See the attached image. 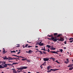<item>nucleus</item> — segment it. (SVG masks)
Here are the masks:
<instances>
[{
    "instance_id": "f257e3e1",
    "label": "nucleus",
    "mask_w": 73,
    "mask_h": 73,
    "mask_svg": "<svg viewBox=\"0 0 73 73\" xmlns=\"http://www.w3.org/2000/svg\"><path fill=\"white\" fill-rule=\"evenodd\" d=\"M61 36H62V35L59 34L57 36L55 37V38L54 37H53V35L51 34V37H52L51 38H48V39L50 40L53 41L54 42H56L57 40L58 41H64V39L61 37Z\"/></svg>"
},
{
    "instance_id": "f03ea898",
    "label": "nucleus",
    "mask_w": 73,
    "mask_h": 73,
    "mask_svg": "<svg viewBox=\"0 0 73 73\" xmlns=\"http://www.w3.org/2000/svg\"><path fill=\"white\" fill-rule=\"evenodd\" d=\"M59 69H50V70L47 71V72L48 73H49V72H51V71H53V72H55V71H56V70H59Z\"/></svg>"
},
{
    "instance_id": "7ed1b4c3",
    "label": "nucleus",
    "mask_w": 73,
    "mask_h": 73,
    "mask_svg": "<svg viewBox=\"0 0 73 73\" xmlns=\"http://www.w3.org/2000/svg\"><path fill=\"white\" fill-rule=\"evenodd\" d=\"M4 60H5V59H8V60H12V58H11L10 57H9L8 58H7L6 56L4 57H3Z\"/></svg>"
},
{
    "instance_id": "20e7f679",
    "label": "nucleus",
    "mask_w": 73,
    "mask_h": 73,
    "mask_svg": "<svg viewBox=\"0 0 73 73\" xmlns=\"http://www.w3.org/2000/svg\"><path fill=\"white\" fill-rule=\"evenodd\" d=\"M27 67L23 66L21 68H18V70H23V69H27Z\"/></svg>"
},
{
    "instance_id": "39448f33",
    "label": "nucleus",
    "mask_w": 73,
    "mask_h": 73,
    "mask_svg": "<svg viewBox=\"0 0 73 73\" xmlns=\"http://www.w3.org/2000/svg\"><path fill=\"white\" fill-rule=\"evenodd\" d=\"M49 58H43V59L44 61H49Z\"/></svg>"
},
{
    "instance_id": "423d86ee",
    "label": "nucleus",
    "mask_w": 73,
    "mask_h": 73,
    "mask_svg": "<svg viewBox=\"0 0 73 73\" xmlns=\"http://www.w3.org/2000/svg\"><path fill=\"white\" fill-rule=\"evenodd\" d=\"M12 70H13V73H17V71H16L15 69H12Z\"/></svg>"
},
{
    "instance_id": "0eeeda50",
    "label": "nucleus",
    "mask_w": 73,
    "mask_h": 73,
    "mask_svg": "<svg viewBox=\"0 0 73 73\" xmlns=\"http://www.w3.org/2000/svg\"><path fill=\"white\" fill-rule=\"evenodd\" d=\"M3 66H4L3 67V68H7V64H5Z\"/></svg>"
},
{
    "instance_id": "6e6552de",
    "label": "nucleus",
    "mask_w": 73,
    "mask_h": 73,
    "mask_svg": "<svg viewBox=\"0 0 73 73\" xmlns=\"http://www.w3.org/2000/svg\"><path fill=\"white\" fill-rule=\"evenodd\" d=\"M14 59H18V60H20V58L18 57V58H12V60H14Z\"/></svg>"
},
{
    "instance_id": "1a4fd4ad",
    "label": "nucleus",
    "mask_w": 73,
    "mask_h": 73,
    "mask_svg": "<svg viewBox=\"0 0 73 73\" xmlns=\"http://www.w3.org/2000/svg\"><path fill=\"white\" fill-rule=\"evenodd\" d=\"M38 45H40V46H42L43 45H44V44H43V43H41L40 44H38Z\"/></svg>"
},
{
    "instance_id": "9d476101",
    "label": "nucleus",
    "mask_w": 73,
    "mask_h": 73,
    "mask_svg": "<svg viewBox=\"0 0 73 73\" xmlns=\"http://www.w3.org/2000/svg\"><path fill=\"white\" fill-rule=\"evenodd\" d=\"M16 64H18V63H14L13 62V64H12V66L13 65H16Z\"/></svg>"
},
{
    "instance_id": "9b49d317",
    "label": "nucleus",
    "mask_w": 73,
    "mask_h": 73,
    "mask_svg": "<svg viewBox=\"0 0 73 73\" xmlns=\"http://www.w3.org/2000/svg\"><path fill=\"white\" fill-rule=\"evenodd\" d=\"M50 53H56V51H50Z\"/></svg>"
},
{
    "instance_id": "f8f14e48",
    "label": "nucleus",
    "mask_w": 73,
    "mask_h": 73,
    "mask_svg": "<svg viewBox=\"0 0 73 73\" xmlns=\"http://www.w3.org/2000/svg\"><path fill=\"white\" fill-rule=\"evenodd\" d=\"M2 63V64H5V62H5L4 61H3V62L1 61Z\"/></svg>"
},
{
    "instance_id": "ddd939ff",
    "label": "nucleus",
    "mask_w": 73,
    "mask_h": 73,
    "mask_svg": "<svg viewBox=\"0 0 73 73\" xmlns=\"http://www.w3.org/2000/svg\"><path fill=\"white\" fill-rule=\"evenodd\" d=\"M3 68H4L3 66H1V65H0V69H2Z\"/></svg>"
},
{
    "instance_id": "4468645a",
    "label": "nucleus",
    "mask_w": 73,
    "mask_h": 73,
    "mask_svg": "<svg viewBox=\"0 0 73 73\" xmlns=\"http://www.w3.org/2000/svg\"><path fill=\"white\" fill-rule=\"evenodd\" d=\"M46 46H47V47H48V48H50V47H51V46H50V45H47Z\"/></svg>"
},
{
    "instance_id": "2eb2a0df",
    "label": "nucleus",
    "mask_w": 73,
    "mask_h": 73,
    "mask_svg": "<svg viewBox=\"0 0 73 73\" xmlns=\"http://www.w3.org/2000/svg\"><path fill=\"white\" fill-rule=\"evenodd\" d=\"M32 50H29V53H32Z\"/></svg>"
},
{
    "instance_id": "dca6fc26",
    "label": "nucleus",
    "mask_w": 73,
    "mask_h": 73,
    "mask_svg": "<svg viewBox=\"0 0 73 73\" xmlns=\"http://www.w3.org/2000/svg\"><path fill=\"white\" fill-rule=\"evenodd\" d=\"M59 50H60V52H61V53H62V51H63V50H62V49H59Z\"/></svg>"
},
{
    "instance_id": "f3484780",
    "label": "nucleus",
    "mask_w": 73,
    "mask_h": 73,
    "mask_svg": "<svg viewBox=\"0 0 73 73\" xmlns=\"http://www.w3.org/2000/svg\"><path fill=\"white\" fill-rule=\"evenodd\" d=\"M51 67V66H49L47 67V69H50Z\"/></svg>"
},
{
    "instance_id": "a211bd4d",
    "label": "nucleus",
    "mask_w": 73,
    "mask_h": 73,
    "mask_svg": "<svg viewBox=\"0 0 73 73\" xmlns=\"http://www.w3.org/2000/svg\"><path fill=\"white\" fill-rule=\"evenodd\" d=\"M11 53H16V51L15 50H13V51H11Z\"/></svg>"
},
{
    "instance_id": "6ab92c4d",
    "label": "nucleus",
    "mask_w": 73,
    "mask_h": 73,
    "mask_svg": "<svg viewBox=\"0 0 73 73\" xmlns=\"http://www.w3.org/2000/svg\"><path fill=\"white\" fill-rule=\"evenodd\" d=\"M57 33H54V36H57Z\"/></svg>"
},
{
    "instance_id": "aec40b11",
    "label": "nucleus",
    "mask_w": 73,
    "mask_h": 73,
    "mask_svg": "<svg viewBox=\"0 0 73 73\" xmlns=\"http://www.w3.org/2000/svg\"><path fill=\"white\" fill-rule=\"evenodd\" d=\"M38 52H40V53L41 54H43V53H42V52H41V51H38Z\"/></svg>"
},
{
    "instance_id": "412c9836",
    "label": "nucleus",
    "mask_w": 73,
    "mask_h": 73,
    "mask_svg": "<svg viewBox=\"0 0 73 73\" xmlns=\"http://www.w3.org/2000/svg\"><path fill=\"white\" fill-rule=\"evenodd\" d=\"M7 65H8L9 66H12V65L11 64H7Z\"/></svg>"
},
{
    "instance_id": "4be33fe9",
    "label": "nucleus",
    "mask_w": 73,
    "mask_h": 73,
    "mask_svg": "<svg viewBox=\"0 0 73 73\" xmlns=\"http://www.w3.org/2000/svg\"><path fill=\"white\" fill-rule=\"evenodd\" d=\"M28 46V44H27L25 46V48H27V46Z\"/></svg>"
},
{
    "instance_id": "5701e85b",
    "label": "nucleus",
    "mask_w": 73,
    "mask_h": 73,
    "mask_svg": "<svg viewBox=\"0 0 73 73\" xmlns=\"http://www.w3.org/2000/svg\"><path fill=\"white\" fill-rule=\"evenodd\" d=\"M22 61H24L25 60H27V58H25V59H22Z\"/></svg>"
},
{
    "instance_id": "b1692460",
    "label": "nucleus",
    "mask_w": 73,
    "mask_h": 73,
    "mask_svg": "<svg viewBox=\"0 0 73 73\" xmlns=\"http://www.w3.org/2000/svg\"><path fill=\"white\" fill-rule=\"evenodd\" d=\"M12 56H15V57H18L19 56H17V55H12Z\"/></svg>"
},
{
    "instance_id": "393cba45",
    "label": "nucleus",
    "mask_w": 73,
    "mask_h": 73,
    "mask_svg": "<svg viewBox=\"0 0 73 73\" xmlns=\"http://www.w3.org/2000/svg\"><path fill=\"white\" fill-rule=\"evenodd\" d=\"M51 49H52L53 50H55L56 48H54V47H51Z\"/></svg>"
},
{
    "instance_id": "a878e982",
    "label": "nucleus",
    "mask_w": 73,
    "mask_h": 73,
    "mask_svg": "<svg viewBox=\"0 0 73 73\" xmlns=\"http://www.w3.org/2000/svg\"><path fill=\"white\" fill-rule=\"evenodd\" d=\"M44 48L43 49H42L41 50H44V51H46L45 49V47H44Z\"/></svg>"
},
{
    "instance_id": "bb28decb",
    "label": "nucleus",
    "mask_w": 73,
    "mask_h": 73,
    "mask_svg": "<svg viewBox=\"0 0 73 73\" xmlns=\"http://www.w3.org/2000/svg\"><path fill=\"white\" fill-rule=\"evenodd\" d=\"M73 69V67H72L71 68H70L69 69V70H72V69Z\"/></svg>"
},
{
    "instance_id": "cd10ccee",
    "label": "nucleus",
    "mask_w": 73,
    "mask_h": 73,
    "mask_svg": "<svg viewBox=\"0 0 73 73\" xmlns=\"http://www.w3.org/2000/svg\"><path fill=\"white\" fill-rule=\"evenodd\" d=\"M70 66H72V65L71 64H70L68 66V67H70Z\"/></svg>"
},
{
    "instance_id": "c85d7f7f",
    "label": "nucleus",
    "mask_w": 73,
    "mask_h": 73,
    "mask_svg": "<svg viewBox=\"0 0 73 73\" xmlns=\"http://www.w3.org/2000/svg\"><path fill=\"white\" fill-rule=\"evenodd\" d=\"M31 47H32V46H28L27 47V48H31Z\"/></svg>"
},
{
    "instance_id": "c756f323",
    "label": "nucleus",
    "mask_w": 73,
    "mask_h": 73,
    "mask_svg": "<svg viewBox=\"0 0 73 73\" xmlns=\"http://www.w3.org/2000/svg\"><path fill=\"white\" fill-rule=\"evenodd\" d=\"M55 61L56 62H57V63H58V64H60V63L59 62H58V60H56Z\"/></svg>"
},
{
    "instance_id": "7c9ffc66",
    "label": "nucleus",
    "mask_w": 73,
    "mask_h": 73,
    "mask_svg": "<svg viewBox=\"0 0 73 73\" xmlns=\"http://www.w3.org/2000/svg\"><path fill=\"white\" fill-rule=\"evenodd\" d=\"M68 62H67L66 61H65L64 62V63H66V64H68Z\"/></svg>"
},
{
    "instance_id": "2f4dec72",
    "label": "nucleus",
    "mask_w": 73,
    "mask_h": 73,
    "mask_svg": "<svg viewBox=\"0 0 73 73\" xmlns=\"http://www.w3.org/2000/svg\"><path fill=\"white\" fill-rule=\"evenodd\" d=\"M58 52H60V51H56V54H58V53H58Z\"/></svg>"
},
{
    "instance_id": "473e14b6",
    "label": "nucleus",
    "mask_w": 73,
    "mask_h": 73,
    "mask_svg": "<svg viewBox=\"0 0 73 73\" xmlns=\"http://www.w3.org/2000/svg\"><path fill=\"white\" fill-rule=\"evenodd\" d=\"M18 57L19 58L21 57V58H25L24 57H22V56H18Z\"/></svg>"
},
{
    "instance_id": "72a5a7b5",
    "label": "nucleus",
    "mask_w": 73,
    "mask_h": 73,
    "mask_svg": "<svg viewBox=\"0 0 73 73\" xmlns=\"http://www.w3.org/2000/svg\"><path fill=\"white\" fill-rule=\"evenodd\" d=\"M3 52V53L4 54L7 53V51H5L4 52Z\"/></svg>"
},
{
    "instance_id": "f704fd0d",
    "label": "nucleus",
    "mask_w": 73,
    "mask_h": 73,
    "mask_svg": "<svg viewBox=\"0 0 73 73\" xmlns=\"http://www.w3.org/2000/svg\"><path fill=\"white\" fill-rule=\"evenodd\" d=\"M72 39H73L72 38H70V39H69V40H72Z\"/></svg>"
},
{
    "instance_id": "c9c22d12",
    "label": "nucleus",
    "mask_w": 73,
    "mask_h": 73,
    "mask_svg": "<svg viewBox=\"0 0 73 73\" xmlns=\"http://www.w3.org/2000/svg\"><path fill=\"white\" fill-rule=\"evenodd\" d=\"M18 72H22V70H21L20 71H19V70H18Z\"/></svg>"
},
{
    "instance_id": "e433bc0d",
    "label": "nucleus",
    "mask_w": 73,
    "mask_h": 73,
    "mask_svg": "<svg viewBox=\"0 0 73 73\" xmlns=\"http://www.w3.org/2000/svg\"><path fill=\"white\" fill-rule=\"evenodd\" d=\"M64 43L65 44H66V41H65L64 42Z\"/></svg>"
},
{
    "instance_id": "4c0bfd02",
    "label": "nucleus",
    "mask_w": 73,
    "mask_h": 73,
    "mask_svg": "<svg viewBox=\"0 0 73 73\" xmlns=\"http://www.w3.org/2000/svg\"><path fill=\"white\" fill-rule=\"evenodd\" d=\"M21 52H20V51H19V52H18L17 53V54H20V53Z\"/></svg>"
},
{
    "instance_id": "58836bf2",
    "label": "nucleus",
    "mask_w": 73,
    "mask_h": 73,
    "mask_svg": "<svg viewBox=\"0 0 73 73\" xmlns=\"http://www.w3.org/2000/svg\"><path fill=\"white\" fill-rule=\"evenodd\" d=\"M66 61H67L68 62H69V59H68V58H67L66 59Z\"/></svg>"
},
{
    "instance_id": "ea45409f",
    "label": "nucleus",
    "mask_w": 73,
    "mask_h": 73,
    "mask_svg": "<svg viewBox=\"0 0 73 73\" xmlns=\"http://www.w3.org/2000/svg\"><path fill=\"white\" fill-rule=\"evenodd\" d=\"M3 49L4 50H3V52H5V49H4V48H3Z\"/></svg>"
},
{
    "instance_id": "a19ab883",
    "label": "nucleus",
    "mask_w": 73,
    "mask_h": 73,
    "mask_svg": "<svg viewBox=\"0 0 73 73\" xmlns=\"http://www.w3.org/2000/svg\"><path fill=\"white\" fill-rule=\"evenodd\" d=\"M54 60H55V58H52V60H53V61H54Z\"/></svg>"
},
{
    "instance_id": "79ce46f5",
    "label": "nucleus",
    "mask_w": 73,
    "mask_h": 73,
    "mask_svg": "<svg viewBox=\"0 0 73 73\" xmlns=\"http://www.w3.org/2000/svg\"><path fill=\"white\" fill-rule=\"evenodd\" d=\"M19 46H19V45L17 46H16V48H18V47H19Z\"/></svg>"
},
{
    "instance_id": "37998d69",
    "label": "nucleus",
    "mask_w": 73,
    "mask_h": 73,
    "mask_svg": "<svg viewBox=\"0 0 73 73\" xmlns=\"http://www.w3.org/2000/svg\"><path fill=\"white\" fill-rule=\"evenodd\" d=\"M43 52L44 54H46V52H45L44 51H43Z\"/></svg>"
},
{
    "instance_id": "c03bdc74",
    "label": "nucleus",
    "mask_w": 73,
    "mask_h": 73,
    "mask_svg": "<svg viewBox=\"0 0 73 73\" xmlns=\"http://www.w3.org/2000/svg\"><path fill=\"white\" fill-rule=\"evenodd\" d=\"M48 52H50V50H49V49H48Z\"/></svg>"
},
{
    "instance_id": "a18cd8bd",
    "label": "nucleus",
    "mask_w": 73,
    "mask_h": 73,
    "mask_svg": "<svg viewBox=\"0 0 73 73\" xmlns=\"http://www.w3.org/2000/svg\"><path fill=\"white\" fill-rule=\"evenodd\" d=\"M41 66H42V65L40 66V67L41 68V69H42V67Z\"/></svg>"
},
{
    "instance_id": "49530a36",
    "label": "nucleus",
    "mask_w": 73,
    "mask_h": 73,
    "mask_svg": "<svg viewBox=\"0 0 73 73\" xmlns=\"http://www.w3.org/2000/svg\"><path fill=\"white\" fill-rule=\"evenodd\" d=\"M53 57H51L50 58V59H53Z\"/></svg>"
},
{
    "instance_id": "de8ad7c7",
    "label": "nucleus",
    "mask_w": 73,
    "mask_h": 73,
    "mask_svg": "<svg viewBox=\"0 0 73 73\" xmlns=\"http://www.w3.org/2000/svg\"><path fill=\"white\" fill-rule=\"evenodd\" d=\"M48 37H51V35H48Z\"/></svg>"
},
{
    "instance_id": "09e8293b",
    "label": "nucleus",
    "mask_w": 73,
    "mask_h": 73,
    "mask_svg": "<svg viewBox=\"0 0 73 73\" xmlns=\"http://www.w3.org/2000/svg\"><path fill=\"white\" fill-rule=\"evenodd\" d=\"M25 47L24 45H23V47L24 48H25Z\"/></svg>"
},
{
    "instance_id": "8fccbe9b",
    "label": "nucleus",
    "mask_w": 73,
    "mask_h": 73,
    "mask_svg": "<svg viewBox=\"0 0 73 73\" xmlns=\"http://www.w3.org/2000/svg\"><path fill=\"white\" fill-rule=\"evenodd\" d=\"M36 50H38V49L36 48Z\"/></svg>"
},
{
    "instance_id": "3c124183",
    "label": "nucleus",
    "mask_w": 73,
    "mask_h": 73,
    "mask_svg": "<svg viewBox=\"0 0 73 73\" xmlns=\"http://www.w3.org/2000/svg\"><path fill=\"white\" fill-rule=\"evenodd\" d=\"M35 48H38V46H35Z\"/></svg>"
},
{
    "instance_id": "603ef678",
    "label": "nucleus",
    "mask_w": 73,
    "mask_h": 73,
    "mask_svg": "<svg viewBox=\"0 0 73 73\" xmlns=\"http://www.w3.org/2000/svg\"><path fill=\"white\" fill-rule=\"evenodd\" d=\"M41 42H42V41H41V42H39V43H38V44H41Z\"/></svg>"
},
{
    "instance_id": "864d4df0",
    "label": "nucleus",
    "mask_w": 73,
    "mask_h": 73,
    "mask_svg": "<svg viewBox=\"0 0 73 73\" xmlns=\"http://www.w3.org/2000/svg\"><path fill=\"white\" fill-rule=\"evenodd\" d=\"M41 42H42V41H41V42H39V43H38V44H41Z\"/></svg>"
},
{
    "instance_id": "5fc2aeb1",
    "label": "nucleus",
    "mask_w": 73,
    "mask_h": 73,
    "mask_svg": "<svg viewBox=\"0 0 73 73\" xmlns=\"http://www.w3.org/2000/svg\"><path fill=\"white\" fill-rule=\"evenodd\" d=\"M41 42H42V41H41V42H39V43H38V44H41Z\"/></svg>"
},
{
    "instance_id": "6e6d98bb",
    "label": "nucleus",
    "mask_w": 73,
    "mask_h": 73,
    "mask_svg": "<svg viewBox=\"0 0 73 73\" xmlns=\"http://www.w3.org/2000/svg\"><path fill=\"white\" fill-rule=\"evenodd\" d=\"M73 42V41H70L69 42Z\"/></svg>"
},
{
    "instance_id": "4d7b16f0",
    "label": "nucleus",
    "mask_w": 73,
    "mask_h": 73,
    "mask_svg": "<svg viewBox=\"0 0 73 73\" xmlns=\"http://www.w3.org/2000/svg\"><path fill=\"white\" fill-rule=\"evenodd\" d=\"M9 62H13V61H9Z\"/></svg>"
},
{
    "instance_id": "13d9d810",
    "label": "nucleus",
    "mask_w": 73,
    "mask_h": 73,
    "mask_svg": "<svg viewBox=\"0 0 73 73\" xmlns=\"http://www.w3.org/2000/svg\"><path fill=\"white\" fill-rule=\"evenodd\" d=\"M44 65V64H42V65H44V66H45V65Z\"/></svg>"
},
{
    "instance_id": "bf43d9fd",
    "label": "nucleus",
    "mask_w": 73,
    "mask_h": 73,
    "mask_svg": "<svg viewBox=\"0 0 73 73\" xmlns=\"http://www.w3.org/2000/svg\"><path fill=\"white\" fill-rule=\"evenodd\" d=\"M1 63H2L1 61H0V64H1Z\"/></svg>"
},
{
    "instance_id": "052dcab7",
    "label": "nucleus",
    "mask_w": 73,
    "mask_h": 73,
    "mask_svg": "<svg viewBox=\"0 0 73 73\" xmlns=\"http://www.w3.org/2000/svg\"><path fill=\"white\" fill-rule=\"evenodd\" d=\"M64 49H66V47H64Z\"/></svg>"
},
{
    "instance_id": "680f3d73",
    "label": "nucleus",
    "mask_w": 73,
    "mask_h": 73,
    "mask_svg": "<svg viewBox=\"0 0 73 73\" xmlns=\"http://www.w3.org/2000/svg\"><path fill=\"white\" fill-rule=\"evenodd\" d=\"M26 53H29V52H28V51H26Z\"/></svg>"
},
{
    "instance_id": "e2e57ef3",
    "label": "nucleus",
    "mask_w": 73,
    "mask_h": 73,
    "mask_svg": "<svg viewBox=\"0 0 73 73\" xmlns=\"http://www.w3.org/2000/svg\"><path fill=\"white\" fill-rule=\"evenodd\" d=\"M71 66H73V64H71Z\"/></svg>"
},
{
    "instance_id": "0e129e2a",
    "label": "nucleus",
    "mask_w": 73,
    "mask_h": 73,
    "mask_svg": "<svg viewBox=\"0 0 73 73\" xmlns=\"http://www.w3.org/2000/svg\"><path fill=\"white\" fill-rule=\"evenodd\" d=\"M49 69L50 68H47L48 70H49Z\"/></svg>"
},
{
    "instance_id": "69168bd1",
    "label": "nucleus",
    "mask_w": 73,
    "mask_h": 73,
    "mask_svg": "<svg viewBox=\"0 0 73 73\" xmlns=\"http://www.w3.org/2000/svg\"><path fill=\"white\" fill-rule=\"evenodd\" d=\"M16 52H18V50H16Z\"/></svg>"
},
{
    "instance_id": "338daca9",
    "label": "nucleus",
    "mask_w": 73,
    "mask_h": 73,
    "mask_svg": "<svg viewBox=\"0 0 73 73\" xmlns=\"http://www.w3.org/2000/svg\"><path fill=\"white\" fill-rule=\"evenodd\" d=\"M28 73H31V72H28Z\"/></svg>"
},
{
    "instance_id": "774afa93",
    "label": "nucleus",
    "mask_w": 73,
    "mask_h": 73,
    "mask_svg": "<svg viewBox=\"0 0 73 73\" xmlns=\"http://www.w3.org/2000/svg\"><path fill=\"white\" fill-rule=\"evenodd\" d=\"M1 73H4V72H1Z\"/></svg>"
}]
</instances>
